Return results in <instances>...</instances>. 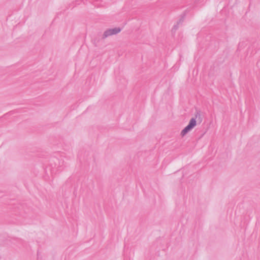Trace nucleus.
Segmentation results:
<instances>
[{
	"mask_svg": "<svg viewBox=\"0 0 260 260\" xmlns=\"http://www.w3.org/2000/svg\"><path fill=\"white\" fill-rule=\"evenodd\" d=\"M197 124L196 118H192L189 121V124L181 131V135L183 137L188 132L192 129Z\"/></svg>",
	"mask_w": 260,
	"mask_h": 260,
	"instance_id": "nucleus-1",
	"label": "nucleus"
},
{
	"mask_svg": "<svg viewBox=\"0 0 260 260\" xmlns=\"http://www.w3.org/2000/svg\"><path fill=\"white\" fill-rule=\"evenodd\" d=\"M200 116V113L199 112H197V113H196V115H195V116H196V118H197L198 116Z\"/></svg>",
	"mask_w": 260,
	"mask_h": 260,
	"instance_id": "nucleus-4",
	"label": "nucleus"
},
{
	"mask_svg": "<svg viewBox=\"0 0 260 260\" xmlns=\"http://www.w3.org/2000/svg\"><path fill=\"white\" fill-rule=\"evenodd\" d=\"M121 31V29L119 27H115L114 28L108 29L106 30L103 36V38L105 39L106 38L119 33Z\"/></svg>",
	"mask_w": 260,
	"mask_h": 260,
	"instance_id": "nucleus-2",
	"label": "nucleus"
},
{
	"mask_svg": "<svg viewBox=\"0 0 260 260\" xmlns=\"http://www.w3.org/2000/svg\"><path fill=\"white\" fill-rule=\"evenodd\" d=\"M178 23L177 25H175L174 26V27L173 28V30L175 31L178 29Z\"/></svg>",
	"mask_w": 260,
	"mask_h": 260,
	"instance_id": "nucleus-3",
	"label": "nucleus"
}]
</instances>
